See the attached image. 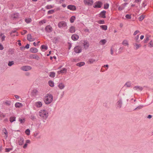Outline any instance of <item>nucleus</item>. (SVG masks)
Here are the masks:
<instances>
[{
    "mask_svg": "<svg viewBox=\"0 0 153 153\" xmlns=\"http://www.w3.org/2000/svg\"><path fill=\"white\" fill-rule=\"evenodd\" d=\"M44 100L46 104L47 105L50 104L53 100L52 95L50 94H47V96L45 97Z\"/></svg>",
    "mask_w": 153,
    "mask_h": 153,
    "instance_id": "1",
    "label": "nucleus"
},
{
    "mask_svg": "<svg viewBox=\"0 0 153 153\" xmlns=\"http://www.w3.org/2000/svg\"><path fill=\"white\" fill-rule=\"evenodd\" d=\"M39 116L42 118L46 119L48 116V113H47L45 111V110H43L41 112H40Z\"/></svg>",
    "mask_w": 153,
    "mask_h": 153,
    "instance_id": "2",
    "label": "nucleus"
},
{
    "mask_svg": "<svg viewBox=\"0 0 153 153\" xmlns=\"http://www.w3.org/2000/svg\"><path fill=\"white\" fill-rule=\"evenodd\" d=\"M67 25V23L63 21L60 22L58 24V27L60 28L65 27Z\"/></svg>",
    "mask_w": 153,
    "mask_h": 153,
    "instance_id": "3",
    "label": "nucleus"
},
{
    "mask_svg": "<svg viewBox=\"0 0 153 153\" xmlns=\"http://www.w3.org/2000/svg\"><path fill=\"white\" fill-rule=\"evenodd\" d=\"M102 4V3L101 2L97 1L95 3V5L93 7L94 8H100L101 7Z\"/></svg>",
    "mask_w": 153,
    "mask_h": 153,
    "instance_id": "4",
    "label": "nucleus"
},
{
    "mask_svg": "<svg viewBox=\"0 0 153 153\" xmlns=\"http://www.w3.org/2000/svg\"><path fill=\"white\" fill-rule=\"evenodd\" d=\"M74 51L76 53H79L82 52L81 47L79 46H77L74 48Z\"/></svg>",
    "mask_w": 153,
    "mask_h": 153,
    "instance_id": "5",
    "label": "nucleus"
},
{
    "mask_svg": "<svg viewBox=\"0 0 153 153\" xmlns=\"http://www.w3.org/2000/svg\"><path fill=\"white\" fill-rule=\"evenodd\" d=\"M84 2L85 5L91 6L94 1L93 0H84Z\"/></svg>",
    "mask_w": 153,
    "mask_h": 153,
    "instance_id": "6",
    "label": "nucleus"
},
{
    "mask_svg": "<svg viewBox=\"0 0 153 153\" xmlns=\"http://www.w3.org/2000/svg\"><path fill=\"white\" fill-rule=\"evenodd\" d=\"M45 30L47 32L50 33L52 31L53 28L50 25H48L45 27Z\"/></svg>",
    "mask_w": 153,
    "mask_h": 153,
    "instance_id": "7",
    "label": "nucleus"
},
{
    "mask_svg": "<svg viewBox=\"0 0 153 153\" xmlns=\"http://www.w3.org/2000/svg\"><path fill=\"white\" fill-rule=\"evenodd\" d=\"M29 58L35 59L37 60H39V59L40 58L37 55L33 54H31L29 56Z\"/></svg>",
    "mask_w": 153,
    "mask_h": 153,
    "instance_id": "8",
    "label": "nucleus"
},
{
    "mask_svg": "<svg viewBox=\"0 0 153 153\" xmlns=\"http://www.w3.org/2000/svg\"><path fill=\"white\" fill-rule=\"evenodd\" d=\"M106 11L105 10H103L99 14V17L103 18H106L105 13Z\"/></svg>",
    "mask_w": 153,
    "mask_h": 153,
    "instance_id": "9",
    "label": "nucleus"
},
{
    "mask_svg": "<svg viewBox=\"0 0 153 153\" xmlns=\"http://www.w3.org/2000/svg\"><path fill=\"white\" fill-rule=\"evenodd\" d=\"M117 108H120L123 104L122 100L121 99H120L117 102Z\"/></svg>",
    "mask_w": 153,
    "mask_h": 153,
    "instance_id": "10",
    "label": "nucleus"
},
{
    "mask_svg": "<svg viewBox=\"0 0 153 153\" xmlns=\"http://www.w3.org/2000/svg\"><path fill=\"white\" fill-rule=\"evenodd\" d=\"M22 68V70L25 71H27L30 70L32 68L30 66H23Z\"/></svg>",
    "mask_w": 153,
    "mask_h": 153,
    "instance_id": "11",
    "label": "nucleus"
},
{
    "mask_svg": "<svg viewBox=\"0 0 153 153\" xmlns=\"http://www.w3.org/2000/svg\"><path fill=\"white\" fill-rule=\"evenodd\" d=\"M71 38L74 41H76L79 38V36L77 35L74 34L72 35Z\"/></svg>",
    "mask_w": 153,
    "mask_h": 153,
    "instance_id": "12",
    "label": "nucleus"
},
{
    "mask_svg": "<svg viewBox=\"0 0 153 153\" xmlns=\"http://www.w3.org/2000/svg\"><path fill=\"white\" fill-rule=\"evenodd\" d=\"M67 8L71 10H76V7L73 5H69L67 6Z\"/></svg>",
    "mask_w": 153,
    "mask_h": 153,
    "instance_id": "13",
    "label": "nucleus"
},
{
    "mask_svg": "<svg viewBox=\"0 0 153 153\" xmlns=\"http://www.w3.org/2000/svg\"><path fill=\"white\" fill-rule=\"evenodd\" d=\"M83 46L85 49L88 48L89 46V43L87 41L84 40L83 43Z\"/></svg>",
    "mask_w": 153,
    "mask_h": 153,
    "instance_id": "14",
    "label": "nucleus"
},
{
    "mask_svg": "<svg viewBox=\"0 0 153 153\" xmlns=\"http://www.w3.org/2000/svg\"><path fill=\"white\" fill-rule=\"evenodd\" d=\"M24 139L22 137H21L20 138L19 140L18 141V144L19 145L22 146L24 143Z\"/></svg>",
    "mask_w": 153,
    "mask_h": 153,
    "instance_id": "15",
    "label": "nucleus"
},
{
    "mask_svg": "<svg viewBox=\"0 0 153 153\" xmlns=\"http://www.w3.org/2000/svg\"><path fill=\"white\" fill-rule=\"evenodd\" d=\"M133 89L134 90H136L138 91L139 90L140 91H141L143 90V88L142 87L138 86H136L134 87L133 88Z\"/></svg>",
    "mask_w": 153,
    "mask_h": 153,
    "instance_id": "16",
    "label": "nucleus"
},
{
    "mask_svg": "<svg viewBox=\"0 0 153 153\" xmlns=\"http://www.w3.org/2000/svg\"><path fill=\"white\" fill-rule=\"evenodd\" d=\"M30 52L33 53H36L38 52V49L35 48H32L30 49Z\"/></svg>",
    "mask_w": 153,
    "mask_h": 153,
    "instance_id": "17",
    "label": "nucleus"
},
{
    "mask_svg": "<svg viewBox=\"0 0 153 153\" xmlns=\"http://www.w3.org/2000/svg\"><path fill=\"white\" fill-rule=\"evenodd\" d=\"M69 32L71 33H74L75 31V27L74 26H72L69 29Z\"/></svg>",
    "mask_w": 153,
    "mask_h": 153,
    "instance_id": "18",
    "label": "nucleus"
},
{
    "mask_svg": "<svg viewBox=\"0 0 153 153\" xmlns=\"http://www.w3.org/2000/svg\"><path fill=\"white\" fill-rule=\"evenodd\" d=\"M35 105L37 108H40L42 106V103L41 102L38 101L35 103Z\"/></svg>",
    "mask_w": 153,
    "mask_h": 153,
    "instance_id": "19",
    "label": "nucleus"
},
{
    "mask_svg": "<svg viewBox=\"0 0 153 153\" xmlns=\"http://www.w3.org/2000/svg\"><path fill=\"white\" fill-rule=\"evenodd\" d=\"M22 103L19 102H16L15 104V106L17 108H19L22 107Z\"/></svg>",
    "mask_w": 153,
    "mask_h": 153,
    "instance_id": "20",
    "label": "nucleus"
},
{
    "mask_svg": "<svg viewBox=\"0 0 153 153\" xmlns=\"http://www.w3.org/2000/svg\"><path fill=\"white\" fill-rule=\"evenodd\" d=\"M58 87L60 89H62L64 88L65 85L63 83H60L58 85Z\"/></svg>",
    "mask_w": 153,
    "mask_h": 153,
    "instance_id": "21",
    "label": "nucleus"
},
{
    "mask_svg": "<svg viewBox=\"0 0 153 153\" xmlns=\"http://www.w3.org/2000/svg\"><path fill=\"white\" fill-rule=\"evenodd\" d=\"M3 132L5 134V138H7V137H8V135H7V134H8V133H7V130L6 129V128H4L3 130Z\"/></svg>",
    "mask_w": 153,
    "mask_h": 153,
    "instance_id": "22",
    "label": "nucleus"
},
{
    "mask_svg": "<svg viewBox=\"0 0 153 153\" xmlns=\"http://www.w3.org/2000/svg\"><path fill=\"white\" fill-rule=\"evenodd\" d=\"M32 36L31 34H29L27 35V40L30 42L33 41V40H31V39H32L31 38Z\"/></svg>",
    "mask_w": 153,
    "mask_h": 153,
    "instance_id": "23",
    "label": "nucleus"
},
{
    "mask_svg": "<svg viewBox=\"0 0 153 153\" xmlns=\"http://www.w3.org/2000/svg\"><path fill=\"white\" fill-rule=\"evenodd\" d=\"M67 71V69L65 68H62V69L58 71L59 74L66 73Z\"/></svg>",
    "mask_w": 153,
    "mask_h": 153,
    "instance_id": "24",
    "label": "nucleus"
},
{
    "mask_svg": "<svg viewBox=\"0 0 153 153\" xmlns=\"http://www.w3.org/2000/svg\"><path fill=\"white\" fill-rule=\"evenodd\" d=\"M85 64V63L84 62H81L77 63L76 65L77 66L81 67L82 66L84 65Z\"/></svg>",
    "mask_w": 153,
    "mask_h": 153,
    "instance_id": "25",
    "label": "nucleus"
},
{
    "mask_svg": "<svg viewBox=\"0 0 153 153\" xmlns=\"http://www.w3.org/2000/svg\"><path fill=\"white\" fill-rule=\"evenodd\" d=\"M16 117H11L10 118V121L11 123H12L16 121Z\"/></svg>",
    "mask_w": 153,
    "mask_h": 153,
    "instance_id": "26",
    "label": "nucleus"
},
{
    "mask_svg": "<svg viewBox=\"0 0 153 153\" xmlns=\"http://www.w3.org/2000/svg\"><path fill=\"white\" fill-rule=\"evenodd\" d=\"M19 16V14L18 13H16L14 14L12 16L13 19H16L18 18Z\"/></svg>",
    "mask_w": 153,
    "mask_h": 153,
    "instance_id": "27",
    "label": "nucleus"
},
{
    "mask_svg": "<svg viewBox=\"0 0 153 153\" xmlns=\"http://www.w3.org/2000/svg\"><path fill=\"white\" fill-rule=\"evenodd\" d=\"M131 83L129 82H127L125 84L124 86H126V87H129L131 85Z\"/></svg>",
    "mask_w": 153,
    "mask_h": 153,
    "instance_id": "28",
    "label": "nucleus"
},
{
    "mask_svg": "<svg viewBox=\"0 0 153 153\" xmlns=\"http://www.w3.org/2000/svg\"><path fill=\"white\" fill-rule=\"evenodd\" d=\"M143 106V105H140L135 108L134 110H138L142 109Z\"/></svg>",
    "mask_w": 153,
    "mask_h": 153,
    "instance_id": "29",
    "label": "nucleus"
},
{
    "mask_svg": "<svg viewBox=\"0 0 153 153\" xmlns=\"http://www.w3.org/2000/svg\"><path fill=\"white\" fill-rule=\"evenodd\" d=\"M76 18L75 16H72L70 19V22L71 23H73L74 20Z\"/></svg>",
    "mask_w": 153,
    "mask_h": 153,
    "instance_id": "30",
    "label": "nucleus"
},
{
    "mask_svg": "<svg viewBox=\"0 0 153 153\" xmlns=\"http://www.w3.org/2000/svg\"><path fill=\"white\" fill-rule=\"evenodd\" d=\"M100 27L102 30H106L107 29V26L106 25H102L100 26Z\"/></svg>",
    "mask_w": 153,
    "mask_h": 153,
    "instance_id": "31",
    "label": "nucleus"
},
{
    "mask_svg": "<svg viewBox=\"0 0 153 153\" xmlns=\"http://www.w3.org/2000/svg\"><path fill=\"white\" fill-rule=\"evenodd\" d=\"M40 48L41 50L45 49V50H47L48 49V47L46 45H42L41 46Z\"/></svg>",
    "mask_w": 153,
    "mask_h": 153,
    "instance_id": "32",
    "label": "nucleus"
},
{
    "mask_svg": "<svg viewBox=\"0 0 153 153\" xmlns=\"http://www.w3.org/2000/svg\"><path fill=\"white\" fill-rule=\"evenodd\" d=\"M48 84L50 86L53 87L54 86V82L53 81L51 80H50L48 81Z\"/></svg>",
    "mask_w": 153,
    "mask_h": 153,
    "instance_id": "33",
    "label": "nucleus"
},
{
    "mask_svg": "<svg viewBox=\"0 0 153 153\" xmlns=\"http://www.w3.org/2000/svg\"><path fill=\"white\" fill-rule=\"evenodd\" d=\"M49 76L51 77H54L55 76V73L54 72H51L50 73Z\"/></svg>",
    "mask_w": 153,
    "mask_h": 153,
    "instance_id": "34",
    "label": "nucleus"
},
{
    "mask_svg": "<svg viewBox=\"0 0 153 153\" xmlns=\"http://www.w3.org/2000/svg\"><path fill=\"white\" fill-rule=\"evenodd\" d=\"M145 18V16L142 15L140 16V17L138 18V19L140 21H142Z\"/></svg>",
    "mask_w": 153,
    "mask_h": 153,
    "instance_id": "35",
    "label": "nucleus"
},
{
    "mask_svg": "<svg viewBox=\"0 0 153 153\" xmlns=\"http://www.w3.org/2000/svg\"><path fill=\"white\" fill-rule=\"evenodd\" d=\"M19 121L21 123H24L25 121V118L21 119L20 118L19 119Z\"/></svg>",
    "mask_w": 153,
    "mask_h": 153,
    "instance_id": "36",
    "label": "nucleus"
},
{
    "mask_svg": "<svg viewBox=\"0 0 153 153\" xmlns=\"http://www.w3.org/2000/svg\"><path fill=\"white\" fill-rule=\"evenodd\" d=\"M25 134L27 135H29L30 134V130L29 129H27L25 130Z\"/></svg>",
    "mask_w": 153,
    "mask_h": 153,
    "instance_id": "37",
    "label": "nucleus"
},
{
    "mask_svg": "<svg viewBox=\"0 0 153 153\" xmlns=\"http://www.w3.org/2000/svg\"><path fill=\"white\" fill-rule=\"evenodd\" d=\"M54 12V10H48V14H53Z\"/></svg>",
    "mask_w": 153,
    "mask_h": 153,
    "instance_id": "38",
    "label": "nucleus"
},
{
    "mask_svg": "<svg viewBox=\"0 0 153 153\" xmlns=\"http://www.w3.org/2000/svg\"><path fill=\"white\" fill-rule=\"evenodd\" d=\"M14 64L13 61H9L8 63V65L9 66H11L12 65Z\"/></svg>",
    "mask_w": 153,
    "mask_h": 153,
    "instance_id": "39",
    "label": "nucleus"
},
{
    "mask_svg": "<svg viewBox=\"0 0 153 153\" xmlns=\"http://www.w3.org/2000/svg\"><path fill=\"white\" fill-rule=\"evenodd\" d=\"M109 4H108L106 3L104 4V8L105 9H107L108 8Z\"/></svg>",
    "mask_w": 153,
    "mask_h": 153,
    "instance_id": "40",
    "label": "nucleus"
},
{
    "mask_svg": "<svg viewBox=\"0 0 153 153\" xmlns=\"http://www.w3.org/2000/svg\"><path fill=\"white\" fill-rule=\"evenodd\" d=\"M122 44L124 45H128V43L127 41L126 40H124Z\"/></svg>",
    "mask_w": 153,
    "mask_h": 153,
    "instance_id": "41",
    "label": "nucleus"
},
{
    "mask_svg": "<svg viewBox=\"0 0 153 153\" xmlns=\"http://www.w3.org/2000/svg\"><path fill=\"white\" fill-rule=\"evenodd\" d=\"M37 92H38V91L37 90L34 89L32 91V94L33 95H35L36 94Z\"/></svg>",
    "mask_w": 153,
    "mask_h": 153,
    "instance_id": "42",
    "label": "nucleus"
},
{
    "mask_svg": "<svg viewBox=\"0 0 153 153\" xmlns=\"http://www.w3.org/2000/svg\"><path fill=\"white\" fill-rule=\"evenodd\" d=\"M31 21V19H25V22L27 23H30Z\"/></svg>",
    "mask_w": 153,
    "mask_h": 153,
    "instance_id": "43",
    "label": "nucleus"
},
{
    "mask_svg": "<svg viewBox=\"0 0 153 153\" xmlns=\"http://www.w3.org/2000/svg\"><path fill=\"white\" fill-rule=\"evenodd\" d=\"M95 59H89L88 61V62L90 64H92L95 62Z\"/></svg>",
    "mask_w": 153,
    "mask_h": 153,
    "instance_id": "44",
    "label": "nucleus"
},
{
    "mask_svg": "<svg viewBox=\"0 0 153 153\" xmlns=\"http://www.w3.org/2000/svg\"><path fill=\"white\" fill-rule=\"evenodd\" d=\"M100 42H101L102 43V45H104L106 42V40L105 39H102L100 40Z\"/></svg>",
    "mask_w": 153,
    "mask_h": 153,
    "instance_id": "45",
    "label": "nucleus"
},
{
    "mask_svg": "<svg viewBox=\"0 0 153 153\" xmlns=\"http://www.w3.org/2000/svg\"><path fill=\"white\" fill-rule=\"evenodd\" d=\"M53 7L51 5H48L46 6V8L47 9H49Z\"/></svg>",
    "mask_w": 153,
    "mask_h": 153,
    "instance_id": "46",
    "label": "nucleus"
},
{
    "mask_svg": "<svg viewBox=\"0 0 153 153\" xmlns=\"http://www.w3.org/2000/svg\"><path fill=\"white\" fill-rule=\"evenodd\" d=\"M98 23L100 24H104L105 23L104 21L103 20H99Z\"/></svg>",
    "mask_w": 153,
    "mask_h": 153,
    "instance_id": "47",
    "label": "nucleus"
},
{
    "mask_svg": "<svg viewBox=\"0 0 153 153\" xmlns=\"http://www.w3.org/2000/svg\"><path fill=\"white\" fill-rule=\"evenodd\" d=\"M18 33L17 32L16 30V28H15L13 30H12L10 33V34H11L13 33Z\"/></svg>",
    "mask_w": 153,
    "mask_h": 153,
    "instance_id": "48",
    "label": "nucleus"
},
{
    "mask_svg": "<svg viewBox=\"0 0 153 153\" xmlns=\"http://www.w3.org/2000/svg\"><path fill=\"white\" fill-rule=\"evenodd\" d=\"M124 8V7H123V6H120L118 8V10H119L120 11V10H123Z\"/></svg>",
    "mask_w": 153,
    "mask_h": 153,
    "instance_id": "49",
    "label": "nucleus"
},
{
    "mask_svg": "<svg viewBox=\"0 0 153 153\" xmlns=\"http://www.w3.org/2000/svg\"><path fill=\"white\" fill-rule=\"evenodd\" d=\"M126 18L128 19H130L131 18V16L129 14H127L125 16Z\"/></svg>",
    "mask_w": 153,
    "mask_h": 153,
    "instance_id": "50",
    "label": "nucleus"
},
{
    "mask_svg": "<svg viewBox=\"0 0 153 153\" xmlns=\"http://www.w3.org/2000/svg\"><path fill=\"white\" fill-rule=\"evenodd\" d=\"M11 103V102L9 101H7L5 102V104L8 105H10Z\"/></svg>",
    "mask_w": 153,
    "mask_h": 153,
    "instance_id": "51",
    "label": "nucleus"
},
{
    "mask_svg": "<svg viewBox=\"0 0 153 153\" xmlns=\"http://www.w3.org/2000/svg\"><path fill=\"white\" fill-rule=\"evenodd\" d=\"M134 46L136 47V49H138L141 46V45L140 44H136L134 45Z\"/></svg>",
    "mask_w": 153,
    "mask_h": 153,
    "instance_id": "52",
    "label": "nucleus"
},
{
    "mask_svg": "<svg viewBox=\"0 0 153 153\" xmlns=\"http://www.w3.org/2000/svg\"><path fill=\"white\" fill-rule=\"evenodd\" d=\"M149 46L150 47H153V43L151 40L149 43Z\"/></svg>",
    "mask_w": 153,
    "mask_h": 153,
    "instance_id": "53",
    "label": "nucleus"
},
{
    "mask_svg": "<svg viewBox=\"0 0 153 153\" xmlns=\"http://www.w3.org/2000/svg\"><path fill=\"white\" fill-rule=\"evenodd\" d=\"M30 118L33 120H36V117L33 115L31 116Z\"/></svg>",
    "mask_w": 153,
    "mask_h": 153,
    "instance_id": "54",
    "label": "nucleus"
},
{
    "mask_svg": "<svg viewBox=\"0 0 153 153\" xmlns=\"http://www.w3.org/2000/svg\"><path fill=\"white\" fill-rule=\"evenodd\" d=\"M12 149V148H6L5 149V152H9Z\"/></svg>",
    "mask_w": 153,
    "mask_h": 153,
    "instance_id": "55",
    "label": "nucleus"
},
{
    "mask_svg": "<svg viewBox=\"0 0 153 153\" xmlns=\"http://www.w3.org/2000/svg\"><path fill=\"white\" fill-rule=\"evenodd\" d=\"M141 0H135L134 2L137 3L138 4H140V3L141 1Z\"/></svg>",
    "mask_w": 153,
    "mask_h": 153,
    "instance_id": "56",
    "label": "nucleus"
},
{
    "mask_svg": "<svg viewBox=\"0 0 153 153\" xmlns=\"http://www.w3.org/2000/svg\"><path fill=\"white\" fill-rule=\"evenodd\" d=\"M139 31L138 30H136L134 33L133 35H136L137 33H139Z\"/></svg>",
    "mask_w": 153,
    "mask_h": 153,
    "instance_id": "57",
    "label": "nucleus"
},
{
    "mask_svg": "<svg viewBox=\"0 0 153 153\" xmlns=\"http://www.w3.org/2000/svg\"><path fill=\"white\" fill-rule=\"evenodd\" d=\"M149 37H147L146 39L144 40V43H146L149 40Z\"/></svg>",
    "mask_w": 153,
    "mask_h": 153,
    "instance_id": "58",
    "label": "nucleus"
},
{
    "mask_svg": "<svg viewBox=\"0 0 153 153\" xmlns=\"http://www.w3.org/2000/svg\"><path fill=\"white\" fill-rule=\"evenodd\" d=\"M110 53L111 55H112L113 54V51L112 47H111L110 49Z\"/></svg>",
    "mask_w": 153,
    "mask_h": 153,
    "instance_id": "59",
    "label": "nucleus"
},
{
    "mask_svg": "<svg viewBox=\"0 0 153 153\" xmlns=\"http://www.w3.org/2000/svg\"><path fill=\"white\" fill-rule=\"evenodd\" d=\"M30 45L27 44L25 46V48L26 49H28L29 48Z\"/></svg>",
    "mask_w": 153,
    "mask_h": 153,
    "instance_id": "60",
    "label": "nucleus"
},
{
    "mask_svg": "<svg viewBox=\"0 0 153 153\" xmlns=\"http://www.w3.org/2000/svg\"><path fill=\"white\" fill-rule=\"evenodd\" d=\"M4 49V47L2 45L0 44V50H2Z\"/></svg>",
    "mask_w": 153,
    "mask_h": 153,
    "instance_id": "61",
    "label": "nucleus"
},
{
    "mask_svg": "<svg viewBox=\"0 0 153 153\" xmlns=\"http://www.w3.org/2000/svg\"><path fill=\"white\" fill-rule=\"evenodd\" d=\"M0 116L1 117H5V115L3 114V113H1L0 114Z\"/></svg>",
    "mask_w": 153,
    "mask_h": 153,
    "instance_id": "62",
    "label": "nucleus"
},
{
    "mask_svg": "<svg viewBox=\"0 0 153 153\" xmlns=\"http://www.w3.org/2000/svg\"><path fill=\"white\" fill-rule=\"evenodd\" d=\"M46 22V21L45 20H42L39 22V23H41L42 24L45 23Z\"/></svg>",
    "mask_w": 153,
    "mask_h": 153,
    "instance_id": "63",
    "label": "nucleus"
},
{
    "mask_svg": "<svg viewBox=\"0 0 153 153\" xmlns=\"http://www.w3.org/2000/svg\"><path fill=\"white\" fill-rule=\"evenodd\" d=\"M138 38H139V36L137 35V36L135 38V39L136 40V41L137 42H138L137 41V40H138Z\"/></svg>",
    "mask_w": 153,
    "mask_h": 153,
    "instance_id": "64",
    "label": "nucleus"
}]
</instances>
